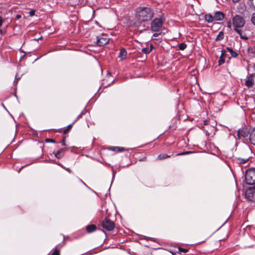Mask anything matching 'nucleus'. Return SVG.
Returning <instances> with one entry per match:
<instances>
[{"mask_svg": "<svg viewBox=\"0 0 255 255\" xmlns=\"http://www.w3.org/2000/svg\"><path fill=\"white\" fill-rule=\"evenodd\" d=\"M86 114V111L84 110L80 113V114L77 117V118L73 122V124H74L75 122L77 121L79 119L81 118L82 116Z\"/></svg>", "mask_w": 255, "mask_h": 255, "instance_id": "4be33fe9", "label": "nucleus"}, {"mask_svg": "<svg viewBox=\"0 0 255 255\" xmlns=\"http://www.w3.org/2000/svg\"><path fill=\"white\" fill-rule=\"evenodd\" d=\"M96 229H97V227H96V225H93V224L88 225L86 227V231H87V233H91L92 232H93L95 231L96 230Z\"/></svg>", "mask_w": 255, "mask_h": 255, "instance_id": "4468645a", "label": "nucleus"}, {"mask_svg": "<svg viewBox=\"0 0 255 255\" xmlns=\"http://www.w3.org/2000/svg\"><path fill=\"white\" fill-rule=\"evenodd\" d=\"M65 150V148H61L56 151H53V153L56 158L60 159L64 156Z\"/></svg>", "mask_w": 255, "mask_h": 255, "instance_id": "9d476101", "label": "nucleus"}, {"mask_svg": "<svg viewBox=\"0 0 255 255\" xmlns=\"http://www.w3.org/2000/svg\"><path fill=\"white\" fill-rule=\"evenodd\" d=\"M20 17H21V15H20L17 14V15H16V18H17V19H19V18H20Z\"/></svg>", "mask_w": 255, "mask_h": 255, "instance_id": "79ce46f5", "label": "nucleus"}, {"mask_svg": "<svg viewBox=\"0 0 255 255\" xmlns=\"http://www.w3.org/2000/svg\"><path fill=\"white\" fill-rule=\"evenodd\" d=\"M51 255H60L59 250L55 249Z\"/></svg>", "mask_w": 255, "mask_h": 255, "instance_id": "bb28decb", "label": "nucleus"}, {"mask_svg": "<svg viewBox=\"0 0 255 255\" xmlns=\"http://www.w3.org/2000/svg\"><path fill=\"white\" fill-rule=\"evenodd\" d=\"M249 133L248 131L245 129H239L238 132V135L239 138H241V137L245 138L248 137Z\"/></svg>", "mask_w": 255, "mask_h": 255, "instance_id": "f8f14e48", "label": "nucleus"}, {"mask_svg": "<svg viewBox=\"0 0 255 255\" xmlns=\"http://www.w3.org/2000/svg\"><path fill=\"white\" fill-rule=\"evenodd\" d=\"M245 20L243 16L236 14L233 17V25L234 30L244 40L248 39L244 28Z\"/></svg>", "mask_w": 255, "mask_h": 255, "instance_id": "f257e3e1", "label": "nucleus"}, {"mask_svg": "<svg viewBox=\"0 0 255 255\" xmlns=\"http://www.w3.org/2000/svg\"><path fill=\"white\" fill-rule=\"evenodd\" d=\"M110 38L106 34H102L97 37L96 44L99 46H102L108 43Z\"/></svg>", "mask_w": 255, "mask_h": 255, "instance_id": "423d86ee", "label": "nucleus"}, {"mask_svg": "<svg viewBox=\"0 0 255 255\" xmlns=\"http://www.w3.org/2000/svg\"><path fill=\"white\" fill-rule=\"evenodd\" d=\"M46 141L53 142V143L55 142V140L54 139H50V138L47 139H46Z\"/></svg>", "mask_w": 255, "mask_h": 255, "instance_id": "473e14b6", "label": "nucleus"}, {"mask_svg": "<svg viewBox=\"0 0 255 255\" xmlns=\"http://www.w3.org/2000/svg\"><path fill=\"white\" fill-rule=\"evenodd\" d=\"M178 250L181 253H187L188 251V249L182 248L181 247L178 248Z\"/></svg>", "mask_w": 255, "mask_h": 255, "instance_id": "a878e982", "label": "nucleus"}, {"mask_svg": "<svg viewBox=\"0 0 255 255\" xmlns=\"http://www.w3.org/2000/svg\"><path fill=\"white\" fill-rule=\"evenodd\" d=\"M172 155H173V154H172V155H168V154H167L166 153H162V154H160L159 155H158V156L157 157V159L158 160H163V159H165L166 158L170 157Z\"/></svg>", "mask_w": 255, "mask_h": 255, "instance_id": "2eb2a0df", "label": "nucleus"}, {"mask_svg": "<svg viewBox=\"0 0 255 255\" xmlns=\"http://www.w3.org/2000/svg\"><path fill=\"white\" fill-rule=\"evenodd\" d=\"M3 21H4L3 18L1 16H0V26H1L2 25Z\"/></svg>", "mask_w": 255, "mask_h": 255, "instance_id": "2f4dec72", "label": "nucleus"}, {"mask_svg": "<svg viewBox=\"0 0 255 255\" xmlns=\"http://www.w3.org/2000/svg\"><path fill=\"white\" fill-rule=\"evenodd\" d=\"M251 21L252 23L255 25V12L252 14Z\"/></svg>", "mask_w": 255, "mask_h": 255, "instance_id": "cd10ccee", "label": "nucleus"}, {"mask_svg": "<svg viewBox=\"0 0 255 255\" xmlns=\"http://www.w3.org/2000/svg\"><path fill=\"white\" fill-rule=\"evenodd\" d=\"M225 17V14L221 11H216L214 15L213 16V18L214 20L216 21H221Z\"/></svg>", "mask_w": 255, "mask_h": 255, "instance_id": "1a4fd4ad", "label": "nucleus"}, {"mask_svg": "<svg viewBox=\"0 0 255 255\" xmlns=\"http://www.w3.org/2000/svg\"><path fill=\"white\" fill-rule=\"evenodd\" d=\"M226 55V51L225 50H222L221 51V55L220 56H222L224 57Z\"/></svg>", "mask_w": 255, "mask_h": 255, "instance_id": "c756f323", "label": "nucleus"}, {"mask_svg": "<svg viewBox=\"0 0 255 255\" xmlns=\"http://www.w3.org/2000/svg\"><path fill=\"white\" fill-rule=\"evenodd\" d=\"M54 162H55V163H56V164H57V165H59L60 166H61L62 168H65V167H64V166H63L62 164H61L59 162H58V161H57H57H55Z\"/></svg>", "mask_w": 255, "mask_h": 255, "instance_id": "7c9ffc66", "label": "nucleus"}, {"mask_svg": "<svg viewBox=\"0 0 255 255\" xmlns=\"http://www.w3.org/2000/svg\"><path fill=\"white\" fill-rule=\"evenodd\" d=\"M146 160V157H145V156H144L141 158H140L139 159V161H145Z\"/></svg>", "mask_w": 255, "mask_h": 255, "instance_id": "c9c22d12", "label": "nucleus"}, {"mask_svg": "<svg viewBox=\"0 0 255 255\" xmlns=\"http://www.w3.org/2000/svg\"><path fill=\"white\" fill-rule=\"evenodd\" d=\"M23 168V167H21V168L19 169V170H21V168Z\"/></svg>", "mask_w": 255, "mask_h": 255, "instance_id": "49530a36", "label": "nucleus"}, {"mask_svg": "<svg viewBox=\"0 0 255 255\" xmlns=\"http://www.w3.org/2000/svg\"><path fill=\"white\" fill-rule=\"evenodd\" d=\"M192 152H191V151L183 152H181V153H179L176 154V156H177L186 155V154H188L191 153Z\"/></svg>", "mask_w": 255, "mask_h": 255, "instance_id": "393cba45", "label": "nucleus"}, {"mask_svg": "<svg viewBox=\"0 0 255 255\" xmlns=\"http://www.w3.org/2000/svg\"><path fill=\"white\" fill-rule=\"evenodd\" d=\"M246 183L249 185H255V169L250 168L246 171L245 175Z\"/></svg>", "mask_w": 255, "mask_h": 255, "instance_id": "20e7f679", "label": "nucleus"}, {"mask_svg": "<svg viewBox=\"0 0 255 255\" xmlns=\"http://www.w3.org/2000/svg\"><path fill=\"white\" fill-rule=\"evenodd\" d=\"M245 196L248 200L255 201V188L247 189L245 193Z\"/></svg>", "mask_w": 255, "mask_h": 255, "instance_id": "0eeeda50", "label": "nucleus"}, {"mask_svg": "<svg viewBox=\"0 0 255 255\" xmlns=\"http://www.w3.org/2000/svg\"><path fill=\"white\" fill-rule=\"evenodd\" d=\"M80 181H81V182H82L83 184H85V183H84V182H83L81 179H80Z\"/></svg>", "mask_w": 255, "mask_h": 255, "instance_id": "c03bdc74", "label": "nucleus"}, {"mask_svg": "<svg viewBox=\"0 0 255 255\" xmlns=\"http://www.w3.org/2000/svg\"><path fill=\"white\" fill-rule=\"evenodd\" d=\"M109 150L113 151L116 152H121L128 149L123 147L120 146H111L108 148Z\"/></svg>", "mask_w": 255, "mask_h": 255, "instance_id": "9b49d317", "label": "nucleus"}, {"mask_svg": "<svg viewBox=\"0 0 255 255\" xmlns=\"http://www.w3.org/2000/svg\"><path fill=\"white\" fill-rule=\"evenodd\" d=\"M227 49L230 53L232 57H236L238 55V53L234 51L232 48H230L229 47H227Z\"/></svg>", "mask_w": 255, "mask_h": 255, "instance_id": "6ab92c4d", "label": "nucleus"}, {"mask_svg": "<svg viewBox=\"0 0 255 255\" xmlns=\"http://www.w3.org/2000/svg\"><path fill=\"white\" fill-rule=\"evenodd\" d=\"M163 19L162 18H155L150 23L151 30L154 32H159L162 27Z\"/></svg>", "mask_w": 255, "mask_h": 255, "instance_id": "7ed1b4c3", "label": "nucleus"}, {"mask_svg": "<svg viewBox=\"0 0 255 255\" xmlns=\"http://www.w3.org/2000/svg\"><path fill=\"white\" fill-rule=\"evenodd\" d=\"M254 74H250L247 78V80L245 82V85L248 87H252L254 84Z\"/></svg>", "mask_w": 255, "mask_h": 255, "instance_id": "6e6552de", "label": "nucleus"}, {"mask_svg": "<svg viewBox=\"0 0 255 255\" xmlns=\"http://www.w3.org/2000/svg\"><path fill=\"white\" fill-rule=\"evenodd\" d=\"M234 2H239L240 0H232Z\"/></svg>", "mask_w": 255, "mask_h": 255, "instance_id": "a19ab883", "label": "nucleus"}, {"mask_svg": "<svg viewBox=\"0 0 255 255\" xmlns=\"http://www.w3.org/2000/svg\"><path fill=\"white\" fill-rule=\"evenodd\" d=\"M66 170V171H67L69 173H72V171L69 169V168H64Z\"/></svg>", "mask_w": 255, "mask_h": 255, "instance_id": "ea45409f", "label": "nucleus"}, {"mask_svg": "<svg viewBox=\"0 0 255 255\" xmlns=\"http://www.w3.org/2000/svg\"><path fill=\"white\" fill-rule=\"evenodd\" d=\"M224 33L222 31H220L217 36L216 37V40L220 41L224 38Z\"/></svg>", "mask_w": 255, "mask_h": 255, "instance_id": "aec40b11", "label": "nucleus"}, {"mask_svg": "<svg viewBox=\"0 0 255 255\" xmlns=\"http://www.w3.org/2000/svg\"><path fill=\"white\" fill-rule=\"evenodd\" d=\"M61 143L62 145H66V136H64L63 137L62 140L61 141Z\"/></svg>", "mask_w": 255, "mask_h": 255, "instance_id": "c85d7f7f", "label": "nucleus"}, {"mask_svg": "<svg viewBox=\"0 0 255 255\" xmlns=\"http://www.w3.org/2000/svg\"><path fill=\"white\" fill-rule=\"evenodd\" d=\"M101 226L106 230L111 231L114 229L115 223L109 218H106L102 221Z\"/></svg>", "mask_w": 255, "mask_h": 255, "instance_id": "39448f33", "label": "nucleus"}, {"mask_svg": "<svg viewBox=\"0 0 255 255\" xmlns=\"http://www.w3.org/2000/svg\"><path fill=\"white\" fill-rule=\"evenodd\" d=\"M61 130V129H59V130H58V131H58V132H61V130Z\"/></svg>", "mask_w": 255, "mask_h": 255, "instance_id": "a18cd8bd", "label": "nucleus"}, {"mask_svg": "<svg viewBox=\"0 0 255 255\" xmlns=\"http://www.w3.org/2000/svg\"><path fill=\"white\" fill-rule=\"evenodd\" d=\"M142 52L144 54H148L151 51V48H149L147 47L143 48L141 50Z\"/></svg>", "mask_w": 255, "mask_h": 255, "instance_id": "5701e85b", "label": "nucleus"}, {"mask_svg": "<svg viewBox=\"0 0 255 255\" xmlns=\"http://www.w3.org/2000/svg\"><path fill=\"white\" fill-rule=\"evenodd\" d=\"M35 14V10H31L30 12H29V14L30 16H33Z\"/></svg>", "mask_w": 255, "mask_h": 255, "instance_id": "f704fd0d", "label": "nucleus"}, {"mask_svg": "<svg viewBox=\"0 0 255 255\" xmlns=\"http://www.w3.org/2000/svg\"><path fill=\"white\" fill-rule=\"evenodd\" d=\"M72 128V124H70L69 125H68L66 128H68L69 130H71V129Z\"/></svg>", "mask_w": 255, "mask_h": 255, "instance_id": "58836bf2", "label": "nucleus"}, {"mask_svg": "<svg viewBox=\"0 0 255 255\" xmlns=\"http://www.w3.org/2000/svg\"><path fill=\"white\" fill-rule=\"evenodd\" d=\"M160 34V33H158L157 32H156V33H154L153 34V37H157V36H158Z\"/></svg>", "mask_w": 255, "mask_h": 255, "instance_id": "4c0bfd02", "label": "nucleus"}, {"mask_svg": "<svg viewBox=\"0 0 255 255\" xmlns=\"http://www.w3.org/2000/svg\"><path fill=\"white\" fill-rule=\"evenodd\" d=\"M249 139L250 142L255 145V128L250 131Z\"/></svg>", "mask_w": 255, "mask_h": 255, "instance_id": "ddd939ff", "label": "nucleus"}, {"mask_svg": "<svg viewBox=\"0 0 255 255\" xmlns=\"http://www.w3.org/2000/svg\"><path fill=\"white\" fill-rule=\"evenodd\" d=\"M249 159V157H246V158H241V157H238L237 158V161L239 164H244L246 163Z\"/></svg>", "mask_w": 255, "mask_h": 255, "instance_id": "a211bd4d", "label": "nucleus"}, {"mask_svg": "<svg viewBox=\"0 0 255 255\" xmlns=\"http://www.w3.org/2000/svg\"><path fill=\"white\" fill-rule=\"evenodd\" d=\"M227 26L229 27V28H231V26H232V23L231 22V21H229L228 22H227Z\"/></svg>", "mask_w": 255, "mask_h": 255, "instance_id": "e433bc0d", "label": "nucleus"}, {"mask_svg": "<svg viewBox=\"0 0 255 255\" xmlns=\"http://www.w3.org/2000/svg\"><path fill=\"white\" fill-rule=\"evenodd\" d=\"M127 56V51L125 49L122 48L120 50L119 57L122 60L126 59Z\"/></svg>", "mask_w": 255, "mask_h": 255, "instance_id": "dca6fc26", "label": "nucleus"}, {"mask_svg": "<svg viewBox=\"0 0 255 255\" xmlns=\"http://www.w3.org/2000/svg\"><path fill=\"white\" fill-rule=\"evenodd\" d=\"M153 15V11L150 7H139L136 8V17L140 22L150 20Z\"/></svg>", "mask_w": 255, "mask_h": 255, "instance_id": "f03ea898", "label": "nucleus"}, {"mask_svg": "<svg viewBox=\"0 0 255 255\" xmlns=\"http://www.w3.org/2000/svg\"><path fill=\"white\" fill-rule=\"evenodd\" d=\"M70 131V130H69L68 128H66L63 131V133L64 134H66V133H67L69 131Z\"/></svg>", "mask_w": 255, "mask_h": 255, "instance_id": "72a5a7b5", "label": "nucleus"}, {"mask_svg": "<svg viewBox=\"0 0 255 255\" xmlns=\"http://www.w3.org/2000/svg\"><path fill=\"white\" fill-rule=\"evenodd\" d=\"M150 48H151V50L153 48V45L152 44H150Z\"/></svg>", "mask_w": 255, "mask_h": 255, "instance_id": "37998d69", "label": "nucleus"}, {"mask_svg": "<svg viewBox=\"0 0 255 255\" xmlns=\"http://www.w3.org/2000/svg\"><path fill=\"white\" fill-rule=\"evenodd\" d=\"M205 19L208 22H212L214 20L213 16L210 13H207L205 15Z\"/></svg>", "mask_w": 255, "mask_h": 255, "instance_id": "f3484780", "label": "nucleus"}, {"mask_svg": "<svg viewBox=\"0 0 255 255\" xmlns=\"http://www.w3.org/2000/svg\"><path fill=\"white\" fill-rule=\"evenodd\" d=\"M225 63V59L224 57L222 56H220L219 60L218 61V64L219 65H221Z\"/></svg>", "mask_w": 255, "mask_h": 255, "instance_id": "b1692460", "label": "nucleus"}, {"mask_svg": "<svg viewBox=\"0 0 255 255\" xmlns=\"http://www.w3.org/2000/svg\"><path fill=\"white\" fill-rule=\"evenodd\" d=\"M187 47V44L185 43H181L178 45V48L180 50H184Z\"/></svg>", "mask_w": 255, "mask_h": 255, "instance_id": "412c9836", "label": "nucleus"}]
</instances>
